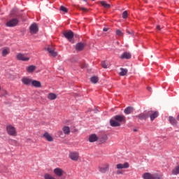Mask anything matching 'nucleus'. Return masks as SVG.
<instances>
[{"mask_svg": "<svg viewBox=\"0 0 179 179\" xmlns=\"http://www.w3.org/2000/svg\"><path fill=\"white\" fill-rule=\"evenodd\" d=\"M127 122V117L124 115H117L113 117V119L110 120L111 127H121V124Z\"/></svg>", "mask_w": 179, "mask_h": 179, "instance_id": "1", "label": "nucleus"}, {"mask_svg": "<svg viewBox=\"0 0 179 179\" xmlns=\"http://www.w3.org/2000/svg\"><path fill=\"white\" fill-rule=\"evenodd\" d=\"M8 135L10 136H16L17 133L16 132V128L12 125H8L6 128Z\"/></svg>", "mask_w": 179, "mask_h": 179, "instance_id": "2", "label": "nucleus"}, {"mask_svg": "<svg viewBox=\"0 0 179 179\" xmlns=\"http://www.w3.org/2000/svg\"><path fill=\"white\" fill-rule=\"evenodd\" d=\"M108 170H110V164L108 163H104L99 166V171L102 174H106Z\"/></svg>", "mask_w": 179, "mask_h": 179, "instance_id": "3", "label": "nucleus"}, {"mask_svg": "<svg viewBox=\"0 0 179 179\" xmlns=\"http://www.w3.org/2000/svg\"><path fill=\"white\" fill-rule=\"evenodd\" d=\"M16 59L17 61L27 62L30 60V57H27V55L23 53H17L16 55Z\"/></svg>", "mask_w": 179, "mask_h": 179, "instance_id": "4", "label": "nucleus"}, {"mask_svg": "<svg viewBox=\"0 0 179 179\" xmlns=\"http://www.w3.org/2000/svg\"><path fill=\"white\" fill-rule=\"evenodd\" d=\"M150 114H152V110L140 113L138 115H136V117L141 120H147V118H149Z\"/></svg>", "mask_w": 179, "mask_h": 179, "instance_id": "5", "label": "nucleus"}, {"mask_svg": "<svg viewBox=\"0 0 179 179\" xmlns=\"http://www.w3.org/2000/svg\"><path fill=\"white\" fill-rule=\"evenodd\" d=\"M53 173L56 177H59V178H60L64 176V174H65V171L61 168H55L53 170Z\"/></svg>", "mask_w": 179, "mask_h": 179, "instance_id": "6", "label": "nucleus"}, {"mask_svg": "<svg viewBox=\"0 0 179 179\" xmlns=\"http://www.w3.org/2000/svg\"><path fill=\"white\" fill-rule=\"evenodd\" d=\"M17 23H19V20L13 18L6 22V26L7 27H15V26H17Z\"/></svg>", "mask_w": 179, "mask_h": 179, "instance_id": "7", "label": "nucleus"}, {"mask_svg": "<svg viewBox=\"0 0 179 179\" xmlns=\"http://www.w3.org/2000/svg\"><path fill=\"white\" fill-rule=\"evenodd\" d=\"M69 157L71 159V160H73V162H78V160H79V152H71L69 153Z\"/></svg>", "mask_w": 179, "mask_h": 179, "instance_id": "8", "label": "nucleus"}, {"mask_svg": "<svg viewBox=\"0 0 179 179\" xmlns=\"http://www.w3.org/2000/svg\"><path fill=\"white\" fill-rule=\"evenodd\" d=\"M63 35L66 38H67V40H69V41H70V43H73V41L72 40V38H73V32L72 31H66Z\"/></svg>", "mask_w": 179, "mask_h": 179, "instance_id": "9", "label": "nucleus"}, {"mask_svg": "<svg viewBox=\"0 0 179 179\" xmlns=\"http://www.w3.org/2000/svg\"><path fill=\"white\" fill-rule=\"evenodd\" d=\"M32 81L33 79H31L30 77H22L21 79L22 83H23V85H25V86H30Z\"/></svg>", "mask_w": 179, "mask_h": 179, "instance_id": "10", "label": "nucleus"}, {"mask_svg": "<svg viewBox=\"0 0 179 179\" xmlns=\"http://www.w3.org/2000/svg\"><path fill=\"white\" fill-rule=\"evenodd\" d=\"M29 31L31 34H36V33L38 31V25H37L36 23L31 24Z\"/></svg>", "mask_w": 179, "mask_h": 179, "instance_id": "11", "label": "nucleus"}, {"mask_svg": "<svg viewBox=\"0 0 179 179\" xmlns=\"http://www.w3.org/2000/svg\"><path fill=\"white\" fill-rule=\"evenodd\" d=\"M117 170H122V169H129V163L124 162V164H117L116 165Z\"/></svg>", "mask_w": 179, "mask_h": 179, "instance_id": "12", "label": "nucleus"}, {"mask_svg": "<svg viewBox=\"0 0 179 179\" xmlns=\"http://www.w3.org/2000/svg\"><path fill=\"white\" fill-rule=\"evenodd\" d=\"M47 50L48 52H49L52 57H57V55H58V53L55 52V49L52 46H49Z\"/></svg>", "mask_w": 179, "mask_h": 179, "instance_id": "13", "label": "nucleus"}, {"mask_svg": "<svg viewBox=\"0 0 179 179\" xmlns=\"http://www.w3.org/2000/svg\"><path fill=\"white\" fill-rule=\"evenodd\" d=\"M43 138H45L46 139V141H48V142H53L54 141V138H52V136H51V135L50 134H48V132L44 133Z\"/></svg>", "mask_w": 179, "mask_h": 179, "instance_id": "14", "label": "nucleus"}, {"mask_svg": "<svg viewBox=\"0 0 179 179\" xmlns=\"http://www.w3.org/2000/svg\"><path fill=\"white\" fill-rule=\"evenodd\" d=\"M97 141H99V137H97V135L93 134L90 136L89 142L91 143L93 142H97Z\"/></svg>", "mask_w": 179, "mask_h": 179, "instance_id": "15", "label": "nucleus"}, {"mask_svg": "<svg viewBox=\"0 0 179 179\" xmlns=\"http://www.w3.org/2000/svg\"><path fill=\"white\" fill-rule=\"evenodd\" d=\"M98 139L101 143H106L108 139V137L107 136V135L103 134L99 136Z\"/></svg>", "mask_w": 179, "mask_h": 179, "instance_id": "16", "label": "nucleus"}, {"mask_svg": "<svg viewBox=\"0 0 179 179\" xmlns=\"http://www.w3.org/2000/svg\"><path fill=\"white\" fill-rule=\"evenodd\" d=\"M151 121H153L155 118H157V117H159V112L155 111L153 112L151 110V114L149 115Z\"/></svg>", "mask_w": 179, "mask_h": 179, "instance_id": "17", "label": "nucleus"}, {"mask_svg": "<svg viewBox=\"0 0 179 179\" xmlns=\"http://www.w3.org/2000/svg\"><path fill=\"white\" fill-rule=\"evenodd\" d=\"M134 107L128 106L124 110V113L126 114V115H129V114H131V113H134Z\"/></svg>", "mask_w": 179, "mask_h": 179, "instance_id": "18", "label": "nucleus"}, {"mask_svg": "<svg viewBox=\"0 0 179 179\" xmlns=\"http://www.w3.org/2000/svg\"><path fill=\"white\" fill-rule=\"evenodd\" d=\"M121 59H131V53L129 52H124L121 56H120Z\"/></svg>", "mask_w": 179, "mask_h": 179, "instance_id": "19", "label": "nucleus"}, {"mask_svg": "<svg viewBox=\"0 0 179 179\" xmlns=\"http://www.w3.org/2000/svg\"><path fill=\"white\" fill-rule=\"evenodd\" d=\"M83 48H85V43H78L76 45V50L77 51H82V50H83Z\"/></svg>", "mask_w": 179, "mask_h": 179, "instance_id": "20", "label": "nucleus"}, {"mask_svg": "<svg viewBox=\"0 0 179 179\" xmlns=\"http://www.w3.org/2000/svg\"><path fill=\"white\" fill-rule=\"evenodd\" d=\"M31 85H32V86H34V87H41V83L36 80H32Z\"/></svg>", "mask_w": 179, "mask_h": 179, "instance_id": "21", "label": "nucleus"}, {"mask_svg": "<svg viewBox=\"0 0 179 179\" xmlns=\"http://www.w3.org/2000/svg\"><path fill=\"white\" fill-rule=\"evenodd\" d=\"M62 131H63L64 135H69V134H71V129L68 126H64L62 128Z\"/></svg>", "mask_w": 179, "mask_h": 179, "instance_id": "22", "label": "nucleus"}, {"mask_svg": "<svg viewBox=\"0 0 179 179\" xmlns=\"http://www.w3.org/2000/svg\"><path fill=\"white\" fill-rule=\"evenodd\" d=\"M36 66L34 65H31V66H29L28 67H27V71L29 73H31V72H34V71H36Z\"/></svg>", "mask_w": 179, "mask_h": 179, "instance_id": "23", "label": "nucleus"}, {"mask_svg": "<svg viewBox=\"0 0 179 179\" xmlns=\"http://www.w3.org/2000/svg\"><path fill=\"white\" fill-rule=\"evenodd\" d=\"M57 96L56 95V94L50 92L48 94V99L49 100H55L57 99Z\"/></svg>", "mask_w": 179, "mask_h": 179, "instance_id": "24", "label": "nucleus"}, {"mask_svg": "<svg viewBox=\"0 0 179 179\" xmlns=\"http://www.w3.org/2000/svg\"><path fill=\"white\" fill-rule=\"evenodd\" d=\"M120 72L119 73V75L120 76H125L127 73H128V69H124V68H120Z\"/></svg>", "mask_w": 179, "mask_h": 179, "instance_id": "25", "label": "nucleus"}, {"mask_svg": "<svg viewBox=\"0 0 179 179\" xmlns=\"http://www.w3.org/2000/svg\"><path fill=\"white\" fill-rule=\"evenodd\" d=\"M169 122L170 124H171V125H177V120H176V118H174V117H169Z\"/></svg>", "mask_w": 179, "mask_h": 179, "instance_id": "26", "label": "nucleus"}, {"mask_svg": "<svg viewBox=\"0 0 179 179\" xmlns=\"http://www.w3.org/2000/svg\"><path fill=\"white\" fill-rule=\"evenodd\" d=\"M144 179H152V175L150 173H145L143 175Z\"/></svg>", "mask_w": 179, "mask_h": 179, "instance_id": "27", "label": "nucleus"}, {"mask_svg": "<svg viewBox=\"0 0 179 179\" xmlns=\"http://www.w3.org/2000/svg\"><path fill=\"white\" fill-rule=\"evenodd\" d=\"M101 5H102V6H103V8H106V9H110V4L107 3V2H106L105 1H101Z\"/></svg>", "mask_w": 179, "mask_h": 179, "instance_id": "28", "label": "nucleus"}, {"mask_svg": "<svg viewBox=\"0 0 179 179\" xmlns=\"http://www.w3.org/2000/svg\"><path fill=\"white\" fill-rule=\"evenodd\" d=\"M92 83L96 84L99 82V77L97 76H92L90 79Z\"/></svg>", "mask_w": 179, "mask_h": 179, "instance_id": "29", "label": "nucleus"}, {"mask_svg": "<svg viewBox=\"0 0 179 179\" xmlns=\"http://www.w3.org/2000/svg\"><path fill=\"white\" fill-rule=\"evenodd\" d=\"M172 174L173 176H177V174H179V166H176L173 171Z\"/></svg>", "mask_w": 179, "mask_h": 179, "instance_id": "30", "label": "nucleus"}, {"mask_svg": "<svg viewBox=\"0 0 179 179\" xmlns=\"http://www.w3.org/2000/svg\"><path fill=\"white\" fill-rule=\"evenodd\" d=\"M152 179H163V175L154 174V175H152Z\"/></svg>", "mask_w": 179, "mask_h": 179, "instance_id": "31", "label": "nucleus"}, {"mask_svg": "<svg viewBox=\"0 0 179 179\" xmlns=\"http://www.w3.org/2000/svg\"><path fill=\"white\" fill-rule=\"evenodd\" d=\"M44 178L45 179H56L55 177L52 176L50 173H45L44 175Z\"/></svg>", "mask_w": 179, "mask_h": 179, "instance_id": "32", "label": "nucleus"}, {"mask_svg": "<svg viewBox=\"0 0 179 179\" xmlns=\"http://www.w3.org/2000/svg\"><path fill=\"white\" fill-rule=\"evenodd\" d=\"M64 134V131L61 130L57 131V135L59 138H62V139H64V138H65V135Z\"/></svg>", "mask_w": 179, "mask_h": 179, "instance_id": "33", "label": "nucleus"}, {"mask_svg": "<svg viewBox=\"0 0 179 179\" xmlns=\"http://www.w3.org/2000/svg\"><path fill=\"white\" fill-rule=\"evenodd\" d=\"M8 54H9V49H3L2 51V55L3 57H6V55H8Z\"/></svg>", "mask_w": 179, "mask_h": 179, "instance_id": "34", "label": "nucleus"}, {"mask_svg": "<svg viewBox=\"0 0 179 179\" xmlns=\"http://www.w3.org/2000/svg\"><path fill=\"white\" fill-rule=\"evenodd\" d=\"M60 10H62V12H64V13H68V8L63 6H60Z\"/></svg>", "mask_w": 179, "mask_h": 179, "instance_id": "35", "label": "nucleus"}, {"mask_svg": "<svg viewBox=\"0 0 179 179\" xmlns=\"http://www.w3.org/2000/svg\"><path fill=\"white\" fill-rule=\"evenodd\" d=\"M122 17L123 19H127V17H128V11L125 10L123 12Z\"/></svg>", "mask_w": 179, "mask_h": 179, "instance_id": "36", "label": "nucleus"}, {"mask_svg": "<svg viewBox=\"0 0 179 179\" xmlns=\"http://www.w3.org/2000/svg\"><path fill=\"white\" fill-rule=\"evenodd\" d=\"M10 16L15 17L16 16V10H12L10 13Z\"/></svg>", "mask_w": 179, "mask_h": 179, "instance_id": "37", "label": "nucleus"}, {"mask_svg": "<svg viewBox=\"0 0 179 179\" xmlns=\"http://www.w3.org/2000/svg\"><path fill=\"white\" fill-rule=\"evenodd\" d=\"M78 9L79 10H83V12H87V9L85 8H84V7L78 6Z\"/></svg>", "mask_w": 179, "mask_h": 179, "instance_id": "38", "label": "nucleus"}, {"mask_svg": "<svg viewBox=\"0 0 179 179\" xmlns=\"http://www.w3.org/2000/svg\"><path fill=\"white\" fill-rule=\"evenodd\" d=\"M116 174H117V176L122 175V174H124V171H122V170H117L116 171Z\"/></svg>", "mask_w": 179, "mask_h": 179, "instance_id": "39", "label": "nucleus"}, {"mask_svg": "<svg viewBox=\"0 0 179 179\" xmlns=\"http://www.w3.org/2000/svg\"><path fill=\"white\" fill-rule=\"evenodd\" d=\"M116 34H117V36H122V31H121V30H120V29H117V30H116Z\"/></svg>", "mask_w": 179, "mask_h": 179, "instance_id": "40", "label": "nucleus"}, {"mask_svg": "<svg viewBox=\"0 0 179 179\" xmlns=\"http://www.w3.org/2000/svg\"><path fill=\"white\" fill-rule=\"evenodd\" d=\"M101 66L103 67L105 69H107V63L106 62L103 61L101 62Z\"/></svg>", "mask_w": 179, "mask_h": 179, "instance_id": "41", "label": "nucleus"}, {"mask_svg": "<svg viewBox=\"0 0 179 179\" xmlns=\"http://www.w3.org/2000/svg\"><path fill=\"white\" fill-rule=\"evenodd\" d=\"M10 142H11V143H17V141L16 140H13V139H10Z\"/></svg>", "mask_w": 179, "mask_h": 179, "instance_id": "42", "label": "nucleus"}, {"mask_svg": "<svg viewBox=\"0 0 179 179\" xmlns=\"http://www.w3.org/2000/svg\"><path fill=\"white\" fill-rule=\"evenodd\" d=\"M81 68H87V64H81Z\"/></svg>", "mask_w": 179, "mask_h": 179, "instance_id": "43", "label": "nucleus"}, {"mask_svg": "<svg viewBox=\"0 0 179 179\" xmlns=\"http://www.w3.org/2000/svg\"><path fill=\"white\" fill-rule=\"evenodd\" d=\"M109 29H110V28H106V27H105V28L103 29V31H108Z\"/></svg>", "mask_w": 179, "mask_h": 179, "instance_id": "44", "label": "nucleus"}, {"mask_svg": "<svg viewBox=\"0 0 179 179\" xmlns=\"http://www.w3.org/2000/svg\"><path fill=\"white\" fill-rule=\"evenodd\" d=\"M147 89H148V92H152V87H148Z\"/></svg>", "mask_w": 179, "mask_h": 179, "instance_id": "45", "label": "nucleus"}, {"mask_svg": "<svg viewBox=\"0 0 179 179\" xmlns=\"http://www.w3.org/2000/svg\"><path fill=\"white\" fill-rule=\"evenodd\" d=\"M157 29L158 30H162V28L160 27V25L157 26Z\"/></svg>", "mask_w": 179, "mask_h": 179, "instance_id": "46", "label": "nucleus"}, {"mask_svg": "<svg viewBox=\"0 0 179 179\" xmlns=\"http://www.w3.org/2000/svg\"><path fill=\"white\" fill-rule=\"evenodd\" d=\"M134 132H136V129H134Z\"/></svg>", "mask_w": 179, "mask_h": 179, "instance_id": "47", "label": "nucleus"}, {"mask_svg": "<svg viewBox=\"0 0 179 179\" xmlns=\"http://www.w3.org/2000/svg\"><path fill=\"white\" fill-rule=\"evenodd\" d=\"M127 33H129V34H130L131 33H129V31H127Z\"/></svg>", "mask_w": 179, "mask_h": 179, "instance_id": "48", "label": "nucleus"}, {"mask_svg": "<svg viewBox=\"0 0 179 179\" xmlns=\"http://www.w3.org/2000/svg\"><path fill=\"white\" fill-rule=\"evenodd\" d=\"M0 91H1V86H0Z\"/></svg>", "mask_w": 179, "mask_h": 179, "instance_id": "49", "label": "nucleus"}]
</instances>
